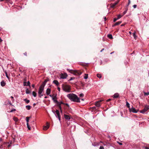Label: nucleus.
<instances>
[{
  "instance_id": "obj_1",
  "label": "nucleus",
  "mask_w": 149,
  "mask_h": 149,
  "mask_svg": "<svg viewBox=\"0 0 149 149\" xmlns=\"http://www.w3.org/2000/svg\"><path fill=\"white\" fill-rule=\"evenodd\" d=\"M67 96L72 101L77 102H80L79 98L74 94H69L67 95Z\"/></svg>"
},
{
  "instance_id": "obj_2",
  "label": "nucleus",
  "mask_w": 149,
  "mask_h": 149,
  "mask_svg": "<svg viewBox=\"0 0 149 149\" xmlns=\"http://www.w3.org/2000/svg\"><path fill=\"white\" fill-rule=\"evenodd\" d=\"M62 88L63 90L66 92H70L71 87L69 85L64 84H63Z\"/></svg>"
},
{
  "instance_id": "obj_3",
  "label": "nucleus",
  "mask_w": 149,
  "mask_h": 149,
  "mask_svg": "<svg viewBox=\"0 0 149 149\" xmlns=\"http://www.w3.org/2000/svg\"><path fill=\"white\" fill-rule=\"evenodd\" d=\"M67 70L71 73L73 74H74L76 75H80L82 72L79 70H70L67 69Z\"/></svg>"
},
{
  "instance_id": "obj_4",
  "label": "nucleus",
  "mask_w": 149,
  "mask_h": 149,
  "mask_svg": "<svg viewBox=\"0 0 149 149\" xmlns=\"http://www.w3.org/2000/svg\"><path fill=\"white\" fill-rule=\"evenodd\" d=\"M56 114L55 115L56 117L58 118L59 120H61V117L60 116L59 111L58 110H56L55 111Z\"/></svg>"
},
{
  "instance_id": "obj_5",
  "label": "nucleus",
  "mask_w": 149,
  "mask_h": 149,
  "mask_svg": "<svg viewBox=\"0 0 149 149\" xmlns=\"http://www.w3.org/2000/svg\"><path fill=\"white\" fill-rule=\"evenodd\" d=\"M149 109V106H146L143 109L140 111V112L142 113H144Z\"/></svg>"
},
{
  "instance_id": "obj_6",
  "label": "nucleus",
  "mask_w": 149,
  "mask_h": 149,
  "mask_svg": "<svg viewBox=\"0 0 149 149\" xmlns=\"http://www.w3.org/2000/svg\"><path fill=\"white\" fill-rule=\"evenodd\" d=\"M119 0L117 1L116 2L113 3H111L110 4L111 7L113 8H114L116 7V6L119 3Z\"/></svg>"
},
{
  "instance_id": "obj_7",
  "label": "nucleus",
  "mask_w": 149,
  "mask_h": 149,
  "mask_svg": "<svg viewBox=\"0 0 149 149\" xmlns=\"http://www.w3.org/2000/svg\"><path fill=\"white\" fill-rule=\"evenodd\" d=\"M67 76V75L66 73H64V74L61 73L60 75V77L61 79H65Z\"/></svg>"
},
{
  "instance_id": "obj_8",
  "label": "nucleus",
  "mask_w": 149,
  "mask_h": 149,
  "mask_svg": "<svg viewBox=\"0 0 149 149\" xmlns=\"http://www.w3.org/2000/svg\"><path fill=\"white\" fill-rule=\"evenodd\" d=\"M129 110V111L130 112H132L133 113H136L138 111H137L133 107V106H132L131 108H130Z\"/></svg>"
},
{
  "instance_id": "obj_9",
  "label": "nucleus",
  "mask_w": 149,
  "mask_h": 149,
  "mask_svg": "<svg viewBox=\"0 0 149 149\" xmlns=\"http://www.w3.org/2000/svg\"><path fill=\"white\" fill-rule=\"evenodd\" d=\"M102 100H100L98 101H97L95 102V105L97 107H99L101 106V102Z\"/></svg>"
},
{
  "instance_id": "obj_10",
  "label": "nucleus",
  "mask_w": 149,
  "mask_h": 149,
  "mask_svg": "<svg viewBox=\"0 0 149 149\" xmlns=\"http://www.w3.org/2000/svg\"><path fill=\"white\" fill-rule=\"evenodd\" d=\"M64 116L65 119L68 120H69L71 117V115H67L65 114H64Z\"/></svg>"
},
{
  "instance_id": "obj_11",
  "label": "nucleus",
  "mask_w": 149,
  "mask_h": 149,
  "mask_svg": "<svg viewBox=\"0 0 149 149\" xmlns=\"http://www.w3.org/2000/svg\"><path fill=\"white\" fill-rule=\"evenodd\" d=\"M44 88L40 87L38 92V94H41L44 91Z\"/></svg>"
},
{
  "instance_id": "obj_12",
  "label": "nucleus",
  "mask_w": 149,
  "mask_h": 149,
  "mask_svg": "<svg viewBox=\"0 0 149 149\" xmlns=\"http://www.w3.org/2000/svg\"><path fill=\"white\" fill-rule=\"evenodd\" d=\"M46 123L47 125L44 126L43 128V130H47L49 128V123L47 122Z\"/></svg>"
},
{
  "instance_id": "obj_13",
  "label": "nucleus",
  "mask_w": 149,
  "mask_h": 149,
  "mask_svg": "<svg viewBox=\"0 0 149 149\" xmlns=\"http://www.w3.org/2000/svg\"><path fill=\"white\" fill-rule=\"evenodd\" d=\"M52 99L55 103H56V102H58V101L57 100V97L56 96L52 97Z\"/></svg>"
},
{
  "instance_id": "obj_14",
  "label": "nucleus",
  "mask_w": 149,
  "mask_h": 149,
  "mask_svg": "<svg viewBox=\"0 0 149 149\" xmlns=\"http://www.w3.org/2000/svg\"><path fill=\"white\" fill-rule=\"evenodd\" d=\"M24 86H30V83L29 81H28L27 83L26 81H24Z\"/></svg>"
},
{
  "instance_id": "obj_15",
  "label": "nucleus",
  "mask_w": 149,
  "mask_h": 149,
  "mask_svg": "<svg viewBox=\"0 0 149 149\" xmlns=\"http://www.w3.org/2000/svg\"><path fill=\"white\" fill-rule=\"evenodd\" d=\"M51 93V90L50 88H48L46 90V93L47 95H49Z\"/></svg>"
},
{
  "instance_id": "obj_16",
  "label": "nucleus",
  "mask_w": 149,
  "mask_h": 149,
  "mask_svg": "<svg viewBox=\"0 0 149 149\" xmlns=\"http://www.w3.org/2000/svg\"><path fill=\"white\" fill-rule=\"evenodd\" d=\"M121 23V22L119 21L116 23L112 25V27H114L117 25H119Z\"/></svg>"
},
{
  "instance_id": "obj_17",
  "label": "nucleus",
  "mask_w": 149,
  "mask_h": 149,
  "mask_svg": "<svg viewBox=\"0 0 149 149\" xmlns=\"http://www.w3.org/2000/svg\"><path fill=\"white\" fill-rule=\"evenodd\" d=\"M53 83L55 84L57 86H58L59 84V83L58 81L56 80H54L53 81Z\"/></svg>"
},
{
  "instance_id": "obj_18",
  "label": "nucleus",
  "mask_w": 149,
  "mask_h": 149,
  "mask_svg": "<svg viewBox=\"0 0 149 149\" xmlns=\"http://www.w3.org/2000/svg\"><path fill=\"white\" fill-rule=\"evenodd\" d=\"M6 84L5 82L3 81H2L1 82V85L2 86H4Z\"/></svg>"
},
{
  "instance_id": "obj_19",
  "label": "nucleus",
  "mask_w": 149,
  "mask_h": 149,
  "mask_svg": "<svg viewBox=\"0 0 149 149\" xmlns=\"http://www.w3.org/2000/svg\"><path fill=\"white\" fill-rule=\"evenodd\" d=\"M119 95L118 93H115L113 95L114 98H117L119 97Z\"/></svg>"
},
{
  "instance_id": "obj_20",
  "label": "nucleus",
  "mask_w": 149,
  "mask_h": 149,
  "mask_svg": "<svg viewBox=\"0 0 149 149\" xmlns=\"http://www.w3.org/2000/svg\"><path fill=\"white\" fill-rule=\"evenodd\" d=\"M46 83H45V82H42V85L40 86V87L44 88V87H45V85H46Z\"/></svg>"
},
{
  "instance_id": "obj_21",
  "label": "nucleus",
  "mask_w": 149,
  "mask_h": 149,
  "mask_svg": "<svg viewBox=\"0 0 149 149\" xmlns=\"http://www.w3.org/2000/svg\"><path fill=\"white\" fill-rule=\"evenodd\" d=\"M56 104H57L58 105H60L61 106V104H64V103H63L62 102H59L58 101V102H56Z\"/></svg>"
},
{
  "instance_id": "obj_22",
  "label": "nucleus",
  "mask_w": 149,
  "mask_h": 149,
  "mask_svg": "<svg viewBox=\"0 0 149 149\" xmlns=\"http://www.w3.org/2000/svg\"><path fill=\"white\" fill-rule=\"evenodd\" d=\"M26 108L28 110H29L31 109V107L30 105H27L26 106Z\"/></svg>"
},
{
  "instance_id": "obj_23",
  "label": "nucleus",
  "mask_w": 149,
  "mask_h": 149,
  "mask_svg": "<svg viewBox=\"0 0 149 149\" xmlns=\"http://www.w3.org/2000/svg\"><path fill=\"white\" fill-rule=\"evenodd\" d=\"M13 120L15 121L16 122L18 121V118L16 117H14L13 118Z\"/></svg>"
},
{
  "instance_id": "obj_24",
  "label": "nucleus",
  "mask_w": 149,
  "mask_h": 149,
  "mask_svg": "<svg viewBox=\"0 0 149 149\" xmlns=\"http://www.w3.org/2000/svg\"><path fill=\"white\" fill-rule=\"evenodd\" d=\"M126 105L129 109L130 108V104L127 101H126Z\"/></svg>"
},
{
  "instance_id": "obj_25",
  "label": "nucleus",
  "mask_w": 149,
  "mask_h": 149,
  "mask_svg": "<svg viewBox=\"0 0 149 149\" xmlns=\"http://www.w3.org/2000/svg\"><path fill=\"white\" fill-rule=\"evenodd\" d=\"M24 100L25 102L27 104L29 103L30 102V101L29 100H27V99H24Z\"/></svg>"
},
{
  "instance_id": "obj_26",
  "label": "nucleus",
  "mask_w": 149,
  "mask_h": 149,
  "mask_svg": "<svg viewBox=\"0 0 149 149\" xmlns=\"http://www.w3.org/2000/svg\"><path fill=\"white\" fill-rule=\"evenodd\" d=\"M107 37L109 38L110 39H111L113 38L111 34L108 35Z\"/></svg>"
},
{
  "instance_id": "obj_27",
  "label": "nucleus",
  "mask_w": 149,
  "mask_h": 149,
  "mask_svg": "<svg viewBox=\"0 0 149 149\" xmlns=\"http://www.w3.org/2000/svg\"><path fill=\"white\" fill-rule=\"evenodd\" d=\"M133 35L134 38L136 39L137 37L136 35V32H135L133 33Z\"/></svg>"
},
{
  "instance_id": "obj_28",
  "label": "nucleus",
  "mask_w": 149,
  "mask_h": 149,
  "mask_svg": "<svg viewBox=\"0 0 149 149\" xmlns=\"http://www.w3.org/2000/svg\"><path fill=\"white\" fill-rule=\"evenodd\" d=\"M32 94L34 97H36L37 96V93L35 91L33 92Z\"/></svg>"
},
{
  "instance_id": "obj_29",
  "label": "nucleus",
  "mask_w": 149,
  "mask_h": 149,
  "mask_svg": "<svg viewBox=\"0 0 149 149\" xmlns=\"http://www.w3.org/2000/svg\"><path fill=\"white\" fill-rule=\"evenodd\" d=\"M97 77H98V78H100L102 77L101 75L100 74H97Z\"/></svg>"
},
{
  "instance_id": "obj_30",
  "label": "nucleus",
  "mask_w": 149,
  "mask_h": 149,
  "mask_svg": "<svg viewBox=\"0 0 149 149\" xmlns=\"http://www.w3.org/2000/svg\"><path fill=\"white\" fill-rule=\"evenodd\" d=\"M30 118V117H26V121L27 122V123H29V118Z\"/></svg>"
},
{
  "instance_id": "obj_31",
  "label": "nucleus",
  "mask_w": 149,
  "mask_h": 149,
  "mask_svg": "<svg viewBox=\"0 0 149 149\" xmlns=\"http://www.w3.org/2000/svg\"><path fill=\"white\" fill-rule=\"evenodd\" d=\"M88 78V74H85L84 76V78L85 79H87Z\"/></svg>"
},
{
  "instance_id": "obj_32",
  "label": "nucleus",
  "mask_w": 149,
  "mask_h": 149,
  "mask_svg": "<svg viewBox=\"0 0 149 149\" xmlns=\"http://www.w3.org/2000/svg\"><path fill=\"white\" fill-rule=\"evenodd\" d=\"M5 73L6 74V77H7V78L9 79V77L8 74L7 73V72H6V71H5Z\"/></svg>"
},
{
  "instance_id": "obj_33",
  "label": "nucleus",
  "mask_w": 149,
  "mask_h": 149,
  "mask_svg": "<svg viewBox=\"0 0 149 149\" xmlns=\"http://www.w3.org/2000/svg\"><path fill=\"white\" fill-rule=\"evenodd\" d=\"M27 127L28 129L29 130H31L30 127L29 125V123H27Z\"/></svg>"
},
{
  "instance_id": "obj_34",
  "label": "nucleus",
  "mask_w": 149,
  "mask_h": 149,
  "mask_svg": "<svg viewBox=\"0 0 149 149\" xmlns=\"http://www.w3.org/2000/svg\"><path fill=\"white\" fill-rule=\"evenodd\" d=\"M26 93L27 94H28L30 93V91L28 89H27L26 90Z\"/></svg>"
},
{
  "instance_id": "obj_35",
  "label": "nucleus",
  "mask_w": 149,
  "mask_h": 149,
  "mask_svg": "<svg viewBox=\"0 0 149 149\" xmlns=\"http://www.w3.org/2000/svg\"><path fill=\"white\" fill-rule=\"evenodd\" d=\"M123 15H118V18H117V19H120V18H121V17H122V16H123Z\"/></svg>"
},
{
  "instance_id": "obj_36",
  "label": "nucleus",
  "mask_w": 149,
  "mask_h": 149,
  "mask_svg": "<svg viewBox=\"0 0 149 149\" xmlns=\"http://www.w3.org/2000/svg\"><path fill=\"white\" fill-rule=\"evenodd\" d=\"M49 81V79L48 78H47V79H45L44 81V82H45L46 84L47 82Z\"/></svg>"
},
{
  "instance_id": "obj_37",
  "label": "nucleus",
  "mask_w": 149,
  "mask_h": 149,
  "mask_svg": "<svg viewBox=\"0 0 149 149\" xmlns=\"http://www.w3.org/2000/svg\"><path fill=\"white\" fill-rule=\"evenodd\" d=\"M80 97H83L84 96V95L83 93H81L79 95Z\"/></svg>"
},
{
  "instance_id": "obj_38",
  "label": "nucleus",
  "mask_w": 149,
  "mask_h": 149,
  "mask_svg": "<svg viewBox=\"0 0 149 149\" xmlns=\"http://www.w3.org/2000/svg\"><path fill=\"white\" fill-rule=\"evenodd\" d=\"M91 108L92 109V110H96L97 109H96V107H93Z\"/></svg>"
},
{
  "instance_id": "obj_39",
  "label": "nucleus",
  "mask_w": 149,
  "mask_h": 149,
  "mask_svg": "<svg viewBox=\"0 0 149 149\" xmlns=\"http://www.w3.org/2000/svg\"><path fill=\"white\" fill-rule=\"evenodd\" d=\"M144 95H149V92H148L147 93H146V92H144Z\"/></svg>"
},
{
  "instance_id": "obj_40",
  "label": "nucleus",
  "mask_w": 149,
  "mask_h": 149,
  "mask_svg": "<svg viewBox=\"0 0 149 149\" xmlns=\"http://www.w3.org/2000/svg\"><path fill=\"white\" fill-rule=\"evenodd\" d=\"M127 9L125 11H124L123 12V15H125L126 13H127Z\"/></svg>"
},
{
  "instance_id": "obj_41",
  "label": "nucleus",
  "mask_w": 149,
  "mask_h": 149,
  "mask_svg": "<svg viewBox=\"0 0 149 149\" xmlns=\"http://www.w3.org/2000/svg\"><path fill=\"white\" fill-rule=\"evenodd\" d=\"M74 79V77H71L70 79L68 81H71L72 80H73Z\"/></svg>"
},
{
  "instance_id": "obj_42",
  "label": "nucleus",
  "mask_w": 149,
  "mask_h": 149,
  "mask_svg": "<svg viewBox=\"0 0 149 149\" xmlns=\"http://www.w3.org/2000/svg\"><path fill=\"white\" fill-rule=\"evenodd\" d=\"M58 106L59 109L60 110H61V109H62V108L61 107V106L59 105H58Z\"/></svg>"
},
{
  "instance_id": "obj_43",
  "label": "nucleus",
  "mask_w": 149,
  "mask_h": 149,
  "mask_svg": "<svg viewBox=\"0 0 149 149\" xmlns=\"http://www.w3.org/2000/svg\"><path fill=\"white\" fill-rule=\"evenodd\" d=\"M143 149H149V147H144L143 148Z\"/></svg>"
},
{
  "instance_id": "obj_44",
  "label": "nucleus",
  "mask_w": 149,
  "mask_h": 149,
  "mask_svg": "<svg viewBox=\"0 0 149 149\" xmlns=\"http://www.w3.org/2000/svg\"><path fill=\"white\" fill-rule=\"evenodd\" d=\"M99 149H104V147L103 146H100Z\"/></svg>"
},
{
  "instance_id": "obj_45",
  "label": "nucleus",
  "mask_w": 149,
  "mask_h": 149,
  "mask_svg": "<svg viewBox=\"0 0 149 149\" xmlns=\"http://www.w3.org/2000/svg\"><path fill=\"white\" fill-rule=\"evenodd\" d=\"M118 19H117V18H114L113 20V22H115Z\"/></svg>"
},
{
  "instance_id": "obj_46",
  "label": "nucleus",
  "mask_w": 149,
  "mask_h": 149,
  "mask_svg": "<svg viewBox=\"0 0 149 149\" xmlns=\"http://www.w3.org/2000/svg\"><path fill=\"white\" fill-rule=\"evenodd\" d=\"M16 110L15 109H13L12 110H11L10 111V112H13L14 111H15Z\"/></svg>"
},
{
  "instance_id": "obj_47",
  "label": "nucleus",
  "mask_w": 149,
  "mask_h": 149,
  "mask_svg": "<svg viewBox=\"0 0 149 149\" xmlns=\"http://www.w3.org/2000/svg\"><path fill=\"white\" fill-rule=\"evenodd\" d=\"M24 55L26 56H27V53L26 52H25V53H24Z\"/></svg>"
},
{
  "instance_id": "obj_48",
  "label": "nucleus",
  "mask_w": 149,
  "mask_h": 149,
  "mask_svg": "<svg viewBox=\"0 0 149 149\" xmlns=\"http://www.w3.org/2000/svg\"><path fill=\"white\" fill-rule=\"evenodd\" d=\"M133 7L134 8H136L137 7V5H134L133 6Z\"/></svg>"
},
{
  "instance_id": "obj_49",
  "label": "nucleus",
  "mask_w": 149,
  "mask_h": 149,
  "mask_svg": "<svg viewBox=\"0 0 149 149\" xmlns=\"http://www.w3.org/2000/svg\"><path fill=\"white\" fill-rule=\"evenodd\" d=\"M64 104H65V105H66V106H67L68 107H69V104H67V103H64Z\"/></svg>"
},
{
  "instance_id": "obj_50",
  "label": "nucleus",
  "mask_w": 149,
  "mask_h": 149,
  "mask_svg": "<svg viewBox=\"0 0 149 149\" xmlns=\"http://www.w3.org/2000/svg\"><path fill=\"white\" fill-rule=\"evenodd\" d=\"M38 95H39V97H41L43 96L42 94H38Z\"/></svg>"
},
{
  "instance_id": "obj_51",
  "label": "nucleus",
  "mask_w": 149,
  "mask_h": 149,
  "mask_svg": "<svg viewBox=\"0 0 149 149\" xmlns=\"http://www.w3.org/2000/svg\"><path fill=\"white\" fill-rule=\"evenodd\" d=\"M130 0H129V2H128V3L127 6H128V5L130 4Z\"/></svg>"
},
{
  "instance_id": "obj_52",
  "label": "nucleus",
  "mask_w": 149,
  "mask_h": 149,
  "mask_svg": "<svg viewBox=\"0 0 149 149\" xmlns=\"http://www.w3.org/2000/svg\"><path fill=\"white\" fill-rule=\"evenodd\" d=\"M118 143L119 145H122V143H121L118 142Z\"/></svg>"
},
{
  "instance_id": "obj_53",
  "label": "nucleus",
  "mask_w": 149,
  "mask_h": 149,
  "mask_svg": "<svg viewBox=\"0 0 149 149\" xmlns=\"http://www.w3.org/2000/svg\"><path fill=\"white\" fill-rule=\"evenodd\" d=\"M49 96L51 97L52 98V97H54V96L53 95H49Z\"/></svg>"
},
{
  "instance_id": "obj_54",
  "label": "nucleus",
  "mask_w": 149,
  "mask_h": 149,
  "mask_svg": "<svg viewBox=\"0 0 149 149\" xmlns=\"http://www.w3.org/2000/svg\"><path fill=\"white\" fill-rule=\"evenodd\" d=\"M32 86L33 88H34V87H35V85L34 84H32Z\"/></svg>"
},
{
  "instance_id": "obj_55",
  "label": "nucleus",
  "mask_w": 149,
  "mask_h": 149,
  "mask_svg": "<svg viewBox=\"0 0 149 149\" xmlns=\"http://www.w3.org/2000/svg\"><path fill=\"white\" fill-rule=\"evenodd\" d=\"M58 91H60V88L59 87H58Z\"/></svg>"
},
{
  "instance_id": "obj_56",
  "label": "nucleus",
  "mask_w": 149,
  "mask_h": 149,
  "mask_svg": "<svg viewBox=\"0 0 149 149\" xmlns=\"http://www.w3.org/2000/svg\"><path fill=\"white\" fill-rule=\"evenodd\" d=\"M84 84L82 83H81V86H82L83 87H84Z\"/></svg>"
},
{
  "instance_id": "obj_57",
  "label": "nucleus",
  "mask_w": 149,
  "mask_h": 149,
  "mask_svg": "<svg viewBox=\"0 0 149 149\" xmlns=\"http://www.w3.org/2000/svg\"><path fill=\"white\" fill-rule=\"evenodd\" d=\"M125 24H122L121 25V26H124L125 25Z\"/></svg>"
},
{
  "instance_id": "obj_58",
  "label": "nucleus",
  "mask_w": 149,
  "mask_h": 149,
  "mask_svg": "<svg viewBox=\"0 0 149 149\" xmlns=\"http://www.w3.org/2000/svg\"><path fill=\"white\" fill-rule=\"evenodd\" d=\"M111 100V99H108L107 100V102H109V101H110V100Z\"/></svg>"
},
{
  "instance_id": "obj_59",
  "label": "nucleus",
  "mask_w": 149,
  "mask_h": 149,
  "mask_svg": "<svg viewBox=\"0 0 149 149\" xmlns=\"http://www.w3.org/2000/svg\"><path fill=\"white\" fill-rule=\"evenodd\" d=\"M104 50V48L102 49L100 51V52H102V51H103Z\"/></svg>"
},
{
  "instance_id": "obj_60",
  "label": "nucleus",
  "mask_w": 149,
  "mask_h": 149,
  "mask_svg": "<svg viewBox=\"0 0 149 149\" xmlns=\"http://www.w3.org/2000/svg\"><path fill=\"white\" fill-rule=\"evenodd\" d=\"M104 21H106V20L107 19H106V17H104Z\"/></svg>"
},
{
  "instance_id": "obj_61",
  "label": "nucleus",
  "mask_w": 149,
  "mask_h": 149,
  "mask_svg": "<svg viewBox=\"0 0 149 149\" xmlns=\"http://www.w3.org/2000/svg\"><path fill=\"white\" fill-rule=\"evenodd\" d=\"M33 107H34L36 105V104L35 103H34L33 104Z\"/></svg>"
},
{
  "instance_id": "obj_62",
  "label": "nucleus",
  "mask_w": 149,
  "mask_h": 149,
  "mask_svg": "<svg viewBox=\"0 0 149 149\" xmlns=\"http://www.w3.org/2000/svg\"><path fill=\"white\" fill-rule=\"evenodd\" d=\"M2 40L1 38H0V42H2Z\"/></svg>"
},
{
  "instance_id": "obj_63",
  "label": "nucleus",
  "mask_w": 149,
  "mask_h": 149,
  "mask_svg": "<svg viewBox=\"0 0 149 149\" xmlns=\"http://www.w3.org/2000/svg\"><path fill=\"white\" fill-rule=\"evenodd\" d=\"M10 97L12 98V99H13V97L12 96H11Z\"/></svg>"
},
{
  "instance_id": "obj_64",
  "label": "nucleus",
  "mask_w": 149,
  "mask_h": 149,
  "mask_svg": "<svg viewBox=\"0 0 149 149\" xmlns=\"http://www.w3.org/2000/svg\"><path fill=\"white\" fill-rule=\"evenodd\" d=\"M47 97H47V96H45V98H47Z\"/></svg>"
}]
</instances>
